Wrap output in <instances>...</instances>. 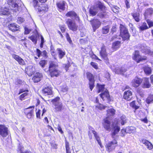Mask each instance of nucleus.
I'll return each mask as SVG.
<instances>
[{"mask_svg":"<svg viewBox=\"0 0 153 153\" xmlns=\"http://www.w3.org/2000/svg\"><path fill=\"white\" fill-rule=\"evenodd\" d=\"M131 15L133 16L134 19L137 22H139L140 21L139 14L138 13H131Z\"/></svg>","mask_w":153,"mask_h":153,"instance_id":"37","label":"nucleus"},{"mask_svg":"<svg viewBox=\"0 0 153 153\" xmlns=\"http://www.w3.org/2000/svg\"><path fill=\"white\" fill-rule=\"evenodd\" d=\"M49 72L56 69V68L58 66L57 63H55L54 62L51 61L49 62Z\"/></svg>","mask_w":153,"mask_h":153,"instance_id":"27","label":"nucleus"},{"mask_svg":"<svg viewBox=\"0 0 153 153\" xmlns=\"http://www.w3.org/2000/svg\"><path fill=\"white\" fill-rule=\"evenodd\" d=\"M65 16L67 17L74 18L78 22L80 20L79 17L74 11H71L68 12L66 14Z\"/></svg>","mask_w":153,"mask_h":153,"instance_id":"11","label":"nucleus"},{"mask_svg":"<svg viewBox=\"0 0 153 153\" xmlns=\"http://www.w3.org/2000/svg\"><path fill=\"white\" fill-rule=\"evenodd\" d=\"M152 13V11L149 9L146 10L144 13V16L146 17L148 15H151Z\"/></svg>","mask_w":153,"mask_h":153,"instance_id":"53","label":"nucleus"},{"mask_svg":"<svg viewBox=\"0 0 153 153\" xmlns=\"http://www.w3.org/2000/svg\"><path fill=\"white\" fill-rule=\"evenodd\" d=\"M90 22L94 32L101 25L100 21L97 19H94L91 21Z\"/></svg>","mask_w":153,"mask_h":153,"instance_id":"8","label":"nucleus"},{"mask_svg":"<svg viewBox=\"0 0 153 153\" xmlns=\"http://www.w3.org/2000/svg\"><path fill=\"white\" fill-rule=\"evenodd\" d=\"M39 36V35L38 34H34L31 36L29 37L28 38L31 40L35 44L37 43V36Z\"/></svg>","mask_w":153,"mask_h":153,"instance_id":"29","label":"nucleus"},{"mask_svg":"<svg viewBox=\"0 0 153 153\" xmlns=\"http://www.w3.org/2000/svg\"><path fill=\"white\" fill-rule=\"evenodd\" d=\"M54 106L55 112L60 111L63 109V104L62 102Z\"/></svg>","mask_w":153,"mask_h":153,"instance_id":"26","label":"nucleus"},{"mask_svg":"<svg viewBox=\"0 0 153 153\" xmlns=\"http://www.w3.org/2000/svg\"><path fill=\"white\" fill-rule=\"evenodd\" d=\"M126 71V69L124 67H118L114 69V71L117 74H123Z\"/></svg>","mask_w":153,"mask_h":153,"instance_id":"15","label":"nucleus"},{"mask_svg":"<svg viewBox=\"0 0 153 153\" xmlns=\"http://www.w3.org/2000/svg\"><path fill=\"white\" fill-rule=\"evenodd\" d=\"M126 131H127V133L130 134L134 133L136 131V128L134 127H128L126 128Z\"/></svg>","mask_w":153,"mask_h":153,"instance_id":"35","label":"nucleus"},{"mask_svg":"<svg viewBox=\"0 0 153 153\" xmlns=\"http://www.w3.org/2000/svg\"><path fill=\"white\" fill-rule=\"evenodd\" d=\"M65 36L68 41L69 42L70 44H71L72 42V41L68 33H66Z\"/></svg>","mask_w":153,"mask_h":153,"instance_id":"55","label":"nucleus"},{"mask_svg":"<svg viewBox=\"0 0 153 153\" xmlns=\"http://www.w3.org/2000/svg\"><path fill=\"white\" fill-rule=\"evenodd\" d=\"M28 94L27 92H25L22 94H21L20 97L19 99L21 100H22L23 98L27 95Z\"/></svg>","mask_w":153,"mask_h":153,"instance_id":"57","label":"nucleus"},{"mask_svg":"<svg viewBox=\"0 0 153 153\" xmlns=\"http://www.w3.org/2000/svg\"><path fill=\"white\" fill-rule=\"evenodd\" d=\"M132 97V92L131 91L128 90L124 92L123 96L124 99L130 100Z\"/></svg>","mask_w":153,"mask_h":153,"instance_id":"14","label":"nucleus"},{"mask_svg":"<svg viewBox=\"0 0 153 153\" xmlns=\"http://www.w3.org/2000/svg\"><path fill=\"white\" fill-rule=\"evenodd\" d=\"M142 80V79L136 76L132 80L131 82V85L134 87L137 88L141 84Z\"/></svg>","mask_w":153,"mask_h":153,"instance_id":"9","label":"nucleus"},{"mask_svg":"<svg viewBox=\"0 0 153 153\" xmlns=\"http://www.w3.org/2000/svg\"><path fill=\"white\" fill-rule=\"evenodd\" d=\"M121 36L123 41L128 40L129 39L130 35L128 33V30L126 31L125 33L120 35Z\"/></svg>","mask_w":153,"mask_h":153,"instance_id":"23","label":"nucleus"},{"mask_svg":"<svg viewBox=\"0 0 153 153\" xmlns=\"http://www.w3.org/2000/svg\"><path fill=\"white\" fill-rule=\"evenodd\" d=\"M100 54L101 56L105 60H106L107 59V54L106 52L105 47L104 45L102 46L101 48Z\"/></svg>","mask_w":153,"mask_h":153,"instance_id":"13","label":"nucleus"},{"mask_svg":"<svg viewBox=\"0 0 153 153\" xmlns=\"http://www.w3.org/2000/svg\"><path fill=\"white\" fill-rule=\"evenodd\" d=\"M94 82H89V88L91 91L94 87Z\"/></svg>","mask_w":153,"mask_h":153,"instance_id":"63","label":"nucleus"},{"mask_svg":"<svg viewBox=\"0 0 153 153\" xmlns=\"http://www.w3.org/2000/svg\"><path fill=\"white\" fill-rule=\"evenodd\" d=\"M117 28L116 25H113L112 27V28L111 29V33H112V34H113V33L114 32H116V31L117 30Z\"/></svg>","mask_w":153,"mask_h":153,"instance_id":"58","label":"nucleus"},{"mask_svg":"<svg viewBox=\"0 0 153 153\" xmlns=\"http://www.w3.org/2000/svg\"><path fill=\"white\" fill-rule=\"evenodd\" d=\"M33 5L35 9L38 7L39 2L37 0H33Z\"/></svg>","mask_w":153,"mask_h":153,"instance_id":"51","label":"nucleus"},{"mask_svg":"<svg viewBox=\"0 0 153 153\" xmlns=\"http://www.w3.org/2000/svg\"><path fill=\"white\" fill-rule=\"evenodd\" d=\"M42 56L45 58H46L48 57L47 55V52L45 50L42 52Z\"/></svg>","mask_w":153,"mask_h":153,"instance_id":"62","label":"nucleus"},{"mask_svg":"<svg viewBox=\"0 0 153 153\" xmlns=\"http://www.w3.org/2000/svg\"><path fill=\"white\" fill-rule=\"evenodd\" d=\"M10 30L13 32L18 31L19 29V26L15 23L11 24L8 25Z\"/></svg>","mask_w":153,"mask_h":153,"instance_id":"20","label":"nucleus"},{"mask_svg":"<svg viewBox=\"0 0 153 153\" xmlns=\"http://www.w3.org/2000/svg\"><path fill=\"white\" fill-rule=\"evenodd\" d=\"M117 142L115 140L108 142L105 146L106 151L108 152L112 151L117 146Z\"/></svg>","mask_w":153,"mask_h":153,"instance_id":"4","label":"nucleus"},{"mask_svg":"<svg viewBox=\"0 0 153 153\" xmlns=\"http://www.w3.org/2000/svg\"><path fill=\"white\" fill-rule=\"evenodd\" d=\"M108 115H114L115 114V110L113 108H110L107 110Z\"/></svg>","mask_w":153,"mask_h":153,"instance_id":"43","label":"nucleus"},{"mask_svg":"<svg viewBox=\"0 0 153 153\" xmlns=\"http://www.w3.org/2000/svg\"><path fill=\"white\" fill-rule=\"evenodd\" d=\"M8 135V128L4 125H0V135L3 138L6 137Z\"/></svg>","mask_w":153,"mask_h":153,"instance_id":"7","label":"nucleus"},{"mask_svg":"<svg viewBox=\"0 0 153 153\" xmlns=\"http://www.w3.org/2000/svg\"><path fill=\"white\" fill-rule=\"evenodd\" d=\"M91 65L94 68L96 69H97L98 68L97 65L96 63L94 62H91Z\"/></svg>","mask_w":153,"mask_h":153,"instance_id":"61","label":"nucleus"},{"mask_svg":"<svg viewBox=\"0 0 153 153\" xmlns=\"http://www.w3.org/2000/svg\"><path fill=\"white\" fill-rule=\"evenodd\" d=\"M7 3L9 7L16 12L19 11L21 9V4H18L16 0H8Z\"/></svg>","mask_w":153,"mask_h":153,"instance_id":"2","label":"nucleus"},{"mask_svg":"<svg viewBox=\"0 0 153 153\" xmlns=\"http://www.w3.org/2000/svg\"><path fill=\"white\" fill-rule=\"evenodd\" d=\"M126 117L124 115H122L120 118V119H117L112 124V137L114 138L115 135L117 134L120 131V128L118 126L120 122L122 125H124L126 122Z\"/></svg>","mask_w":153,"mask_h":153,"instance_id":"1","label":"nucleus"},{"mask_svg":"<svg viewBox=\"0 0 153 153\" xmlns=\"http://www.w3.org/2000/svg\"><path fill=\"white\" fill-rule=\"evenodd\" d=\"M34 107V106H30L28 108H25L24 110V113L25 114H26L30 112H34L33 110V109H31V108H33V109Z\"/></svg>","mask_w":153,"mask_h":153,"instance_id":"41","label":"nucleus"},{"mask_svg":"<svg viewBox=\"0 0 153 153\" xmlns=\"http://www.w3.org/2000/svg\"><path fill=\"white\" fill-rule=\"evenodd\" d=\"M141 142L146 146L147 148L149 150L153 148V146L152 144L147 140L145 139L142 140Z\"/></svg>","mask_w":153,"mask_h":153,"instance_id":"21","label":"nucleus"},{"mask_svg":"<svg viewBox=\"0 0 153 153\" xmlns=\"http://www.w3.org/2000/svg\"><path fill=\"white\" fill-rule=\"evenodd\" d=\"M42 52L39 49H36L37 54L38 57H39L40 56H42Z\"/></svg>","mask_w":153,"mask_h":153,"instance_id":"64","label":"nucleus"},{"mask_svg":"<svg viewBox=\"0 0 153 153\" xmlns=\"http://www.w3.org/2000/svg\"><path fill=\"white\" fill-rule=\"evenodd\" d=\"M25 21L24 19L21 17H19L17 19V22L19 24H21Z\"/></svg>","mask_w":153,"mask_h":153,"instance_id":"54","label":"nucleus"},{"mask_svg":"<svg viewBox=\"0 0 153 153\" xmlns=\"http://www.w3.org/2000/svg\"><path fill=\"white\" fill-rule=\"evenodd\" d=\"M65 2L62 1L57 2L56 4L58 8L62 10H65Z\"/></svg>","mask_w":153,"mask_h":153,"instance_id":"25","label":"nucleus"},{"mask_svg":"<svg viewBox=\"0 0 153 153\" xmlns=\"http://www.w3.org/2000/svg\"><path fill=\"white\" fill-rule=\"evenodd\" d=\"M39 36H40L41 39V42L40 43V46L41 48H42L43 47V44L44 42V39L43 36L42 35H40Z\"/></svg>","mask_w":153,"mask_h":153,"instance_id":"56","label":"nucleus"},{"mask_svg":"<svg viewBox=\"0 0 153 153\" xmlns=\"http://www.w3.org/2000/svg\"><path fill=\"white\" fill-rule=\"evenodd\" d=\"M149 28L146 23L144 22L142 25L140 26L139 28L141 30H143L148 29Z\"/></svg>","mask_w":153,"mask_h":153,"instance_id":"44","label":"nucleus"},{"mask_svg":"<svg viewBox=\"0 0 153 153\" xmlns=\"http://www.w3.org/2000/svg\"><path fill=\"white\" fill-rule=\"evenodd\" d=\"M143 69L144 72L147 75H149L152 73V69L151 68L148 66H146L143 68Z\"/></svg>","mask_w":153,"mask_h":153,"instance_id":"33","label":"nucleus"},{"mask_svg":"<svg viewBox=\"0 0 153 153\" xmlns=\"http://www.w3.org/2000/svg\"><path fill=\"white\" fill-rule=\"evenodd\" d=\"M51 77H54V76L57 77L60 73V72L57 70L55 69L49 72Z\"/></svg>","mask_w":153,"mask_h":153,"instance_id":"28","label":"nucleus"},{"mask_svg":"<svg viewBox=\"0 0 153 153\" xmlns=\"http://www.w3.org/2000/svg\"><path fill=\"white\" fill-rule=\"evenodd\" d=\"M110 26L107 25L103 27L102 28V33L103 34H107L109 32L110 29Z\"/></svg>","mask_w":153,"mask_h":153,"instance_id":"38","label":"nucleus"},{"mask_svg":"<svg viewBox=\"0 0 153 153\" xmlns=\"http://www.w3.org/2000/svg\"><path fill=\"white\" fill-rule=\"evenodd\" d=\"M111 122L110 121L106 119L104 120L103 123V127L107 131H110L111 129ZM112 130V128H111Z\"/></svg>","mask_w":153,"mask_h":153,"instance_id":"18","label":"nucleus"},{"mask_svg":"<svg viewBox=\"0 0 153 153\" xmlns=\"http://www.w3.org/2000/svg\"><path fill=\"white\" fill-rule=\"evenodd\" d=\"M8 9L7 8L2 9L0 6V15H5L9 13Z\"/></svg>","mask_w":153,"mask_h":153,"instance_id":"31","label":"nucleus"},{"mask_svg":"<svg viewBox=\"0 0 153 153\" xmlns=\"http://www.w3.org/2000/svg\"><path fill=\"white\" fill-rule=\"evenodd\" d=\"M96 107L100 110H102V109H105L106 106H103L101 104H100L99 105H97Z\"/></svg>","mask_w":153,"mask_h":153,"instance_id":"59","label":"nucleus"},{"mask_svg":"<svg viewBox=\"0 0 153 153\" xmlns=\"http://www.w3.org/2000/svg\"><path fill=\"white\" fill-rule=\"evenodd\" d=\"M47 63V61L45 60H41L39 64L42 67L44 68Z\"/></svg>","mask_w":153,"mask_h":153,"instance_id":"48","label":"nucleus"},{"mask_svg":"<svg viewBox=\"0 0 153 153\" xmlns=\"http://www.w3.org/2000/svg\"><path fill=\"white\" fill-rule=\"evenodd\" d=\"M107 89L104 88V85H100L99 87L98 93L101 92H103L104 91H106Z\"/></svg>","mask_w":153,"mask_h":153,"instance_id":"45","label":"nucleus"},{"mask_svg":"<svg viewBox=\"0 0 153 153\" xmlns=\"http://www.w3.org/2000/svg\"><path fill=\"white\" fill-rule=\"evenodd\" d=\"M146 22L149 25V27L153 26V22L151 21L149 19H147Z\"/></svg>","mask_w":153,"mask_h":153,"instance_id":"60","label":"nucleus"},{"mask_svg":"<svg viewBox=\"0 0 153 153\" xmlns=\"http://www.w3.org/2000/svg\"><path fill=\"white\" fill-rule=\"evenodd\" d=\"M93 7L94 9L98 11L100 10L103 11L105 9V7L103 4L99 1H96Z\"/></svg>","mask_w":153,"mask_h":153,"instance_id":"6","label":"nucleus"},{"mask_svg":"<svg viewBox=\"0 0 153 153\" xmlns=\"http://www.w3.org/2000/svg\"><path fill=\"white\" fill-rule=\"evenodd\" d=\"M68 90L67 86L66 85H64L61 87V91L63 93H66Z\"/></svg>","mask_w":153,"mask_h":153,"instance_id":"49","label":"nucleus"},{"mask_svg":"<svg viewBox=\"0 0 153 153\" xmlns=\"http://www.w3.org/2000/svg\"><path fill=\"white\" fill-rule=\"evenodd\" d=\"M66 23L69 30L73 31H76L77 30L78 27L74 20L70 18L67 19Z\"/></svg>","mask_w":153,"mask_h":153,"instance_id":"3","label":"nucleus"},{"mask_svg":"<svg viewBox=\"0 0 153 153\" xmlns=\"http://www.w3.org/2000/svg\"><path fill=\"white\" fill-rule=\"evenodd\" d=\"M42 93L45 96L48 97H50V96L48 95H51L53 94L51 88L47 86L43 88L42 90Z\"/></svg>","mask_w":153,"mask_h":153,"instance_id":"10","label":"nucleus"},{"mask_svg":"<svg viewBox=\"0 0 153 153\" xmlns=\"http://www.w3.org/2000/svg\"><path fill=\"white\" fill-rule=\"evenodd\" d=\"M57 50L59 54V58L60 59H62L65 55V53L60 48H58Z\"/></svg>","mask_w":153,"mask_h":153,"instance_id":"40","label":"nucleus"},{"mask_svg":"<svg viewBox=\"0 0 153 153\" xmlns=\"http://www.w3.org/2000/svg\"><path fill=\"white\" fill-rule=\"evenodd\" d=\"M102 11L98 13L97 16H99L100 18H108L109 16V13L106 12Z\"/></svg>","mask_w":153,"mask_h":153,"instance_id":"24","label":"nucleus"},{"mask_svg":"<svg viewBox=\"0 0 153 153\" xmlns=\"http://www.w3.org/2000/svg\"><path fill=\"white\" fill-rule=\"evenodd\" d=\"M120 42L119 41H116L113 43L112 48L114 50H116L120 48Z\"/></svg>","mask_w":153,"mask_h":153,"instance_id":"32","label":"nucleus"},{"mask_svg":"<svg viewBox=\"0 0 153 153\" xmlns=\"http://www.w3.org/2000/svg\"><path fill=\"white\" fill-rule=\"evenodd\" d=\"M135 102L134 101H132L130 103V105L135 109H137L139 108V107L135 105Z\"/></svg>","mask_w":153,"mask_h":153,"instance_id":"50","label":"nucleus"},{"mask_svg":"<svg viewBox=\"0 0 153 153\" xmlns=\"http://www.w3.org/2000/svg\"><path fill=\"white\" fill-rule=\"evenodd\" d=\"M42 77V74L36 73L33 77L32 79L34 82H37L41 80Z\"/></svg>","mask_w":153,"mask_h":153,"instance_id":"19","label":"nucleus"},{"mask_svg":"<svg viewBox=\"0 0 153 153\" xmlns=\"http://www.w3.org/2000/svg\"><path fill=\"white\" fill-rule=\"evenodd\" d=\"M100 95V97L104 101L106 100H107L108 102L110 101L111 99L108 90L106 91H104Z\"/></svg>","mask_w":153,"mask_h":153,"instance_id":"12","label":"nucleus"},{"mask_svg":"<svg viewBox=\"0 0 153 153\" xmlns=\"http://www.w3.org/2000/svg\"><path fill=\"white\" fill-rule=\"evenodd\" d=\"M87 78L89 80V82H94V77L92 74L88 72L87 73Z\"/></svg>","mask_w":153,"mask_h":153,"instance_id":"36","label":"nucleus"},{"mask_svg":"<svg viewBox=\"0 0 153 153\" xmlns=\"http://www.w3.org/2000/svg\"><path fill=\"white\" fill-rule=\"evenodd\" d=\"M65 147L66 153H71L70 148L69 147V143L68 142L65 143Z\"/></svg>","mask_w":153,"mask_h":153,"instance_id":"47","label":"nucleus"},{"mask_svg":"<svg viewBox=\"0 0 153 153\" xmlns=\"http://www.w3.org/2000/svg\"><path fill=\"white\" fill-rule=\"evenodd\" d=\"M146 102L148 104L153 102V95H149L146 100Z\"/></svg>","mask_w":153,"mask_h":153,"instance_id":"42","label":"nucleus"},{"mask_svg":"<svg viewBox=\"0 0 153 153\" xmlns=\"http://www.w3.org/2000/svg\"><path fill=\"white\" fill-rule=\"evenodd\" d=\"M151 86L148 78H145L143 79V82L142 87L143 88H149Z\"/></svg>","mask_w":153,"mask_h":153,"instance_id":"22","label":"nucleus"},{"mask_svg":"<svg viewBox=\"0 0 153 153\" xmlns=\"http://www.w3.org/2000/svg\"><path fill=\"white\" fill-rule=\"evenodd\" d=\"M134 56L133 57V59L136 61L137 63H139L140 61L146 59V56L141 57L139 54V51H135L134 54Z\"/></svg>","mask_w":153,"mask_h":153,"instance_id":"5","label":"nucleus"},{"mask_svg":"<svg viewBox=\"0 0 153 153\" xmlns=\"http://www.w3.org/2000/svg\"><path fill=\"white\" fill-rule=\"evenodd\" d=\"M39 12H46L48 10V7L47 4H41L40 6H38L37 8Z\"/></svg>","mask_w":153,"mask_h":153,"instance_id":"16","label":"nucleus"},{"mask_svg":"<svg viewBox=\"0 0 153 153\" xmlns=\"http://www.w3.org/2000/svg\"><path fill=\"white\" fill-rule=\"evenodd\" d=\"M92 132L94 134L95 137L97 140L98 144L100 145V146L102 148L103 146H102L100 140L99 136L97 135V132L94 130H92Z\"/></svg>","mask_w":153,"mask_h":153,"instance_id":"34","label":"nucleus"},{"mask_svg":"<svg viewBox=\"0 0 153 153\" xmlns=\"http://www.w3.org/2000/svg\"><path fill=\"white\" fill-rule=\"evenodd\" d=\"M141 51L145 54H149L151 53L149 48L145 45H142L140 48Z\"/></svg>","mask_w":153,"mask_h":153,"instance_id":"17","label":"nucleus"},{"mask_svg":"<svg viewBox=\"0 0 153 153\" xmlns=\"http://www.w3.org/2000/svg\"><path fill=\"white\" fill-rule=\"evenodd\" d=\"M98 11L97 10L94 9V7L93 9L91 8L89 10L90 13L93 16H95L97 14Z\"/></svg>","mask_w":153,"mask_h":153,"instance_id":"46","label":"nucleus"},{"mask_svg":"<svg viewBox=\"0 0 153 153\" xmlns=\"http://www.w3.org/2000/svg\"><path fill=\"white\" fill-rule=\"evenodd\" d=\"M120 35L125 33L128 30L127 28L125 26L121 24L120 26Z\"/></svg>","mask_w":153,"mask_h":153,"instance_id":"39","label":"nucleus"},{"mask_svg":"<svg viewBox=\"0 0 153 153\" xmlns=\"http://www.w3.org/2000/svg\"><path fill=\"white\" fill-rule=\"evenodd\" d=\"M25 29V34H28L32 30V29H29L28 27H24Z\"/></svg>","mask_w":153,"mask_h":153,"instance_id":"52","label":"nucleus"},{"mask_svg":"<svg viewBox=\"0 0 153 153\" xmlns=\"http://www.w3.org/2000/svg\"><path fill=\"white\" fill-rule=\"evenodd\" d=\"M51 102L54 106L62 102L60 98L58 97H56L54 99L51 100Z\"/></svg>","mask_w":153,"mask_h":153,"instance_id":"30","label":"nucleus"}]
</instances>
